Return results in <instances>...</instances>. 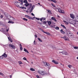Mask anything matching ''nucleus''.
Listing matches in <instances>:
<instances>
[{"instance_id": "nucleus-56", "label": "nucleus", "mask_w": 78, "mask_h": 78, "mask_svg": "<svg viewBox=\"0 0 78 78\" xmlns=\"http://www.w3.org/2000/svg\"><path fill=\"white\" fill-rule=\"evenodd\" d=\"M28 2H31V0H28Z\"/></svg>"}, {"instance_id": "nucleus-10", "label": "nucleus", "mask_w": 78, "mask_h": 78, "mask_svg": "<svg viewBox=\"0 0 78 78\" xmlns=\"http://www.w3.org/2000/svg\"><path fill=\"white\" fill-rule=\"evenodd\" d=\"M63 39H64L65 41H69V38L68 37H67L66 36H64L63 37Z\"/></svg>"}, {"instance_id": "nucleus-36", "label": "nucleus", "mask_w": 78, "mask_h": 78, "mask_svg": "<svg viewBox=\"0 0 78 78\" xmlns=\"http://www.w3.org/2000/svg\"><path fill=\"white\" fill-rule=\"evenodd\" d=\"M18 63L19 64H23L22 62H21V61H19V62H18Z\"/></svg>"}, {"instance_id": "nucleus-59", "label": "nucleus", "mask_w": 78, "mask_h": 78, "mask_svg": "<svg viewBox=\"0 0 78 78\" xmlns=\"http://www.w3.org/2000/svg\"><path fill=\"white\" fill-rule=\"evenodd\" d=\"M6 30L7 32H8V31H9V28H8V29Z\"/></svg>"}, {"instance_id": "nucleus-41", "label": "nucleus", "mask_w": 78, "mask_h": 78, "mask_svg": "<svg viewBox=\"0 0 78 78\" xmlns=\"http://www.w3.org/2000/svg\"><path fill=\"white\" fill-rule=\"evenodd\" d=\"M0 75H2V76H3V75H4L2 73L0 72Z\"/></svg>"}, {"instance_id": "nucleus-14", "label": "nucleus", "mask_w": 78, "mask_h": 78, "mask_svg": "<svg viewBox=\"0 0 78 78\" xmlns=\"http://www.w3.org/2000/svg\"><path fill=\"white\" fill-rule=\"evenodd\" d=\"M2 56H3L5 58H6V57L8 56V55H7L6 54V53H4L2 55Z\"/></svg>"}, {"instance_id": "nucleus-33", "label": "nucleus", "mask_w": 78, "mask_h": 78, "mask_svg": "<svg viewBox=\"0 0 78 78\" xmlns=\"http://www.w3.org/2000/svg\"><path fill=\"white\" fill-rule=\"evenodd\" d=\"M23 20H24L25 21H28V20L26 18H23Z\"/></svg>"}, {"instance_id": "nucleus-28", "label": "nucleus", "mask_w": 78, "mask_h": 78, "mask_svg": "<svg viewBox=\"0 0 78 78\" xmlns=\"http://www.w3.org/2000/svg\"><path fill=\"white\" fill-rule=\"evenodd\" d=\"M61 26L63 28H64L65 29H66V27L64 26V25H63L62 24H61Z\"/></svg>"}, {"instance_id": "nucleus-27", "label": "nucleus", "mask_w": 78, "mask_h": 78, "mask_svg": "<svg viewBox=\"0 0 78 78\" xmlns=\"http://www.w3.org/2000/svg\"><path fill=\"white\" fill-rule=\"evenodd\" d=\"M44 33L45 34H47L48 35H49V36H50V34L48 32H44Z\"/></svg>"}, {"instance_id": "nucleus-30", "label": "nucleus", "mask_w": 78, "mask_h": 78, "mask_svg": "<svg viewBox=\"0 0 78 78\" xmlns=\"http://www.w3.org/2000/svg\"><path fill=\"white\" fill-rule=\"evenodd\" d=\"M65 12H64V11L63 10H61V12H60V13H62V14H64L65 13Z\"/></svg>"}, {"instance_id": "nucleus-34", "label": "nucleus", "mask_w": 78, "mask_h": 78, "mask_svg": "<svg viewBox=\"0 0 78 78\" xmlns=\"http://www.w3.org/2000/svg\"><path fill=\"white\" fill-rule=\"evenodd\" d=\"M23 3H28V1L27 0H25L23 1Z\"/></svg>"}, {"instance_id": "nucleus-37", "label": "nucleus", "mask_w": 78, "mask_h": 78, "mask_svg": "<svg viewBox=\"0 0 78 78\" xmlns=\"http://www.w3.org/2000/svg\"><path fill=\"white\" fill-rule=\"evenodd\" d=\"M55 28L56 30H59V28L58 27H56Z\"/></svg>"}, {"instance_id": "nucleus-63", "label": "nucleus", "mask_w": 78, "mask_h": 78, "mask_svg": "<svg viewBox=\"0 0 78 78\" xmlns=\"http://www.w3.org/2000/svg\"><path fill=\"white\" fill-rule=\"evenodd\" d=\"M38 5H40V3H38Z\"/></svg>"}, {"instance_id": "nucleus-58", "label": "nucleus", "mask_w": 78, "mask_h": 78, "mask_svg": "<svg viewBox=\"0 0 78 78\" xmlns=\"http://www.w3.org/2000/svg\"><path fill=\"white\" fill-rule=\"evenodd\" d=\"M42 20H43L42 18H41L40 19V21H42Z\"/></svg>"}, {"instance_id": "nucleus-57", "label": "nucleus", "mask_w": 78, "mask_h": 78, "mask_svg": "<svg viewBox=\"0 0 78 78\" xmlns=\"http://www.w3.org/2000/svg\"><path fill=\"white\" fill-rule=\"evenodd\" d=\"M3 16L2 15H1V18H3Z\"/></svg>"}, {"instance_id": "nucleus-1", "label": "nucleus", "mask_w": 78, "mask_h": 78, "mask_svg": "<svg viewBox=\"0 0 78 78\" xmlns=\"http://www.w3.org/2000/svg\"><path fill=\"white\" fill-rule=\"evenodd\" d=\"M78 23V20L77 16L75 17V19L71 23V24L75 25H76V23Z\"/></svg>"}, {"instance_id": "nucleus-48", "label": "nucleus", "mask_w": 78, "mask_h": 78, "mask_svg": "<svg viewBox=\"0 0 78 78\" xmlns=\"http://www.w3.org/2000/svg\"><path fill=\"white\" fill-rule=\"evenodd\" d=\"M43 23H44V24H46L47 23V22L46 21H44L43 22Z\"/></svg>"}, {"instance_id": "nucleus-18", "label": "nucleus", "mask_w": 78, "mask_h": 78, "mask_svg": "<svg viewBox=\"0 0 78 78\" xmlns=\"http://www.w3.org/2000/svg\"><path fill=\"white\" fill-rule=\"evenodd\" d=\"M57 9L58 10V12H60V13L61 12V9L60 8H58Z\"/></svg>"}, {"instance_id": "nucleus-46", "label": "nucleus", "mask_w": 78, "mask_h": 78, "mask_svg": "<svg viewBox=\"0 0 78 78\" xmlns=\"http://www.w3.org/2000/svg\"><path fill=\"white\" fill-rule=\"evenodd\" d=\"M41 31H42V32H43V33H45V31H44V30H43L42 29H41Z\"/></svg>"}, {"instance_id": "nucleus-45", "label": "nucleus", "mask_w": 78, "mask_h": 78, "mask_svg": "<svg viewBox=\"0 0 78 78\" xmlns=\"http://www.w3.org/2000/svg\"><path fill=\"white\" fill-rule=\"evenodd\" d=\"M36 19H37V20H40V19L39 18H36Z\"/></svg>"}, {"instance_id": "nucleus-43", "label": "nucleus", "mask_w": 78, "mask_h": 78, "mask_svg": "<svg viewBox=\"0 0 78 78\" xmlns=\"http://www.w3.org/2000/svg\"><path fill=\"white\" fill-rule=\"evenodd\" d=\"M19 2H21V3H23V0H18Z\"/></svg>"}, {"instance_id": "nucleus-53", "label": "nucleus", "mask_w": 78, "mask_h": 78, "mask_svg": "<svg viewBox=\"0 0 78 78\" xmlns=\"http://www.w3.org/2000/svg\"><path fill=\"white\" fill-rule=\"evenodd\" d=\"M32 16H34V14L33 13H31Z\"/></svg>"}, {"instance_id": "nucleus-51", "label": "nucleus", "mask_w": 78, "mask_h": 78, "mask_svg": "<svg viewBox=\"0 0 78 78\" xmlns=\"http://www.w3.org/2000/svg\"><path fill=\"white\" fill-rule=\"evenodd\" d=\"M36 77H37V78H40V77H39V76L38 75L36 76Z\"/></svg>"}, {"instance_id": "nucleus-17", "label": "nucleus", "mask_w": 78, "mask_h": 78, "mask_svg": "<svg viewBox=\"0 0 78 78\" xmlns=\"http://www.w3.org/2000/svg\"><path fill=\"white\" fill-rule=\"evenodd\" d=\"M48 1H50L51 2H54V3H57V2L55 0H48Z\"/></svg>"}, {"instance_id": "nucleus-50", "label": "nucleus", "mask_w": 78, "mask_h": 78, "mask_svg": "<svg viewBox=\"0 0 78 78\" xmlns=\"http://www.w3.org/2000/svg\"><path fill=\"white\" fill-rule=\"evenodd\" d=\"M74 49H77V47L76 46L74 47Z\"/></svg>"}, {"instance_id": "nucleus-24", "label": "nucleus", "mask_w": 78, "mask_h": 78, "mask_svg": "<svg viewBox=\"0 0 78 78\" xmlns=\"http://www.w3.org/2000/svg\"><path fill=\"white\" fill-rule=\"evenodd\" d=\"M8 23H14V22L12 21H9L8 22Z\"/></svg>"}, {"instance_id": "nucleus-7", "label": "nucleus", "mask_w": 78, "mask_h": 78, "mask_svg": "<svg viewBox=\"0 0 78 78\" xmlns=\"http://www.w3.org/2000/svg\"><path fill=\"white\" fill-rule=\"evenodd\" d=\"M8 19H9L10 20H12V21L15 20V18L12 17V16H10V17H9V18Z\"/></svg>"}, {"instance_id": "nucleus-62", "label": "nucleus", "mask_w": 78, "mask_h": 78, "mask_svg": "<svg viewBox=\"0 0 78 78\" xmlns=\"http://www.w3.org/2000/svg\"><path fill=\"white\" fill-rule=\"evenodd\" d=\"M77 34L78 35V32H77Z\"/></svg>"}, {"instance_id": "nucleus-13", "label": "nucleus", "mask_w": 78, "mask_h": 78, "mask_svg": "<svg viewBox=\"0 0 78 78\" xmlns=\"http://www.w3.org/2000/svg\"><path fill=\"white\" fill-rule=\"evenodd\" d=\"M70 16L71 18H72V19H75V15L72 14H70Z\"/></svg>"}, {"instance_id": "nucleus-64", "label": "nucleus", "mask_w": 78, "mask_h": 78, "mask_svg": "<svg viewBox=\"0 0 78 78\" xmlns=\"http://www.w3.org/2000/svg\"><path fill=\"white\" fill-rule=\"evenodd\" d=\"M77 49H78V47H77Z\"/></svg>"}, {"instance_id": "nucleus-12", "label": "nucleus", "mask_w": 78, "mask_h": 78, "mask_svg": "<svg viewBox=\"0 0 78 78\" xmlns=\"http://www.w3.org/2000/svg\"><path fill=\"white\" fill-rule=\"evenodd\" d=\"M52 62H54V64H59V63L58 62L56 61H55V60H52Z\"/></svg>"}, {"instance_id": "nucleus-55", "label": "nucleus", "mask_w": 78, "mask_h": 78, "mask_svg": "<svg viewBox=\"0 0 78 78\" xmlns=\"http://www.w3.org/2000/svg\"><path fill=\"white\" fill-rule=\"evenodd\" d=\"M20 47H22V45L21 44H20Z\"/></svg>"}, {"instance_id": "nucleus-26", "label": "nucleus", "mask_w": 78, "mask_h": 78, "mask_svg": "<svg viewBox=\"0 0 78 78\" xmlns=\"http://www.w3.org/2000/svg\"><path fill=\"white\" fill-rule=\"evenodd\" d=\"M47 11L48 12V13H49V14H51V10L48 9L47 10Z\"/></svg>"}, {"instance_id": "nucleus-15", "label": "nucleus", "mask_w": 78, "mask_h": 78, "mask_svg": "<svg viewBox=\"0 0 78 78\" xmlns=\"http://www.w3.org/2000/svg\"><path fill=\"white\" fill-rule=\"evenodd\" d=\"M29 5L30 7H29V8H28V9L29 10L31 9V6H32V4L31 3H30L29 4Z\"/></svg>"}, {"instance_id": "nucleus-22", "label": "nucleus", "mask_w": 78, "mask_h": 78, "mask_svg": "<svg viewBox=\"0 0 78 78\" xmlns=\"http://www.w3.org/2000/svg\"><path fill=\"white\" fill-rule=\"evenodd\" d=\"M50 27H51L52 28H55V25H49Z\"/></svg>"}, {"instance_id": "nucleus-25", "label": "nucleus", "mask_w": 78, "mask_h": 78, "mask_svg": "<svg viewBox=\"0 0 78 78\" xmlns=\"http://www.w3.org/2000/svg\"><path fill=\"white\" fill-rule=\"evenodd\" d=\"M24 51H25V52H27V53H29V52H28V50L25 48H24Z\"/></svg>"}, {"instance_id": "nucleus-3", "label": "nucleus", "mask_w": 78, "mask_h": 78, "mask_svg": "<svg viewBox=\"0 0 78 78\" xmlns=\"http://www.w3.org/2000/svg\"><path fill=\"white\" fill-rule=\"evenodd\" d=\"M37 72L40 75H45L46 74L45 72L41 70L38 71Z\"/></svg>"}, {"instance_id": "nucleus-11", "label": "nucleus", "mask_w": 78, "mask_h": 78, "mask_svg": "<svg viewBox=\"0 0 78 78\" xmlns=\"http://www.w3.org/2000/svg\"><path fill=\"white\" fill-rule=\"evenodd\" d=\"M9 47H11L13 49H15V48H16V47H15V46H14L12 44H9Z\"/></svg>"}, {"instance_id": "nucleus-6", "label": "nucleus", "mask_w": 78, "mask_h": 78, "mask_svg": "<svg viewBox=\"0 0 78 78\" xmlns=\"http://www.w3.org/2000/svg\"><path fill=\"white\" fill-rule=\"evenodd\" d=\"M15 5L17 7H19V5H20V2H16L15 3Z\"/></svg>"}, {"instance_id": "nucleus-60", "label": "nucleus", "mask_w": 78, "mask_h": 78, "mask_svg": "<svg viewBox=\"0 0 78 78\" xmlns=\"http://www.w3.org/2000/svg\"><path fill=\"white\" fill-rule=\"evenodd\" d=\"M0 59H3V57L0 56Z\"/></svg>"}, {"instance_id": "nucleus-61", "label": "nucleus", "mask_w": 78, "mask_h": 78, "mask_svg": "<svg viewBox=\"0 0 78 78\" xmlns=\"http://www.w3.org/2000/svg\"><path fill=\"white\" fill-rule=\"evenodd\" d=\"M12 77V75H10V78H11Z\"/></svg>"}, {"instance_id": "nucleus-5", "label": "nucleus", "mask_w": 78, "mask_h": 78, "mask_svg": "<svg viewBox=\"0 0 78 78\" xmlns=\"http://www.w3.org/2000/svg\"><path fill=\"white\" fill-rule=\"evenodd\" d=\"M59 53H62V54H64L65 55H69V53H67V52L65 51L59 52Z\"/></svg>"}, {"instance_id": "nucleus-39", "label": "nucleus", "mask_w": 78, "mask_h": 78, "mask_svg": "<svg viewBox=\"0 0 78 78\" xmlns=\"http://www.w3.org/2000/svg\"><path fill=\"white\" fill-rule=\"evenodd\" d=\"M38 40H39V41H40V42H42V41L41 39L40 38H38Z\"/></svg>"}, {"instance_id": "nucleus-23", "label": "nucleus", "mask_w": 78, "mask_h": 78, "mask_svg": "<svg viewBox=\"0 0 78 78\" xmlns=\"http://www.w3.org/2000/svg\"><path fill=\"white\" fill-rule=\"evenodd\" d=\"M51 19L52 20H54V21H55V22H57V20H56V19L55 18V17H52L51 18Z\"/></svg>"}, {"instance_id": "nucleus-4", "label": "nucleus", "mask_w": 78, "mask_h": 78, "mask_svg": "<svg viewBox=\"0 0 78 78\" xmlns=\"http://www.w3.org/2000/svg\"><path fill=\"white\" fill-rule=\"evenodd\" d=\"M22 6H23V2L20 3V4L18 5V7H19L21 9H26V7H22Z\"/></svg>"}, {"instance_id": "nucleus-31", "label": "nucleus", "mask_w": 78, "mask_h": 78, "mask_svg": "<svg viewBox=\"0 0 78 78\" xmlns=\"http://www.w3.org/2000/svg\"><path fill=\"white\" fill-rule=\"evenodd\" d=\"M23 59L24 60H25V61H27L28 62H29L28 61H27V58H26L24 57L23 58Z\"/></svg>"}, {"instance_id": "nucleus-47", "label": "nucleus", "mask_w": 78, "mask_h": 78, "mask_svg": "<svg viewBox=\"0 0 78 78\" xmlns=\"http://www.w3.org/2000/svg\"><path fill=\"white\" fill-rule=\"evenodd\" d=\"M68 66L69 68H70L71 67H72V66H71L70 65H68Z\"/></svg>"}, {"instance_id": "nucleus-35", "label": "nucleus", "mask_w": 78, "mask_h": 78, "mask_svg": "<svg viewBox=\"0 0 78 78\" xmlns=\"http://www.w3.org/2000/svg\"><path fill=\"white\" fill-rule=\"evenodd\" d=\"M30 70L31 71H35V69H34L33 68H31L30 69Z\"/></svg>"}, {"instance_id": "nucleus-19", "label": "nucleus", "mask_w": 78, "mask_h": 78, "mask_svg": "<svg viewBox=\"0 0 78 78\" xmlns=\"http://www.w3.org/2000/svg\"><path fill=\"white\" fill-rule=\"evenodd\" d=\"M24 6H25L27 7V6H29V3H26L24 5Z\"/></svg>"}, {"instance_id": "nucleus-9", "label": "nucleus", "mask_w": 78, "mask_h": 78, "mask_svg": "<svg viewBox=\"0 0 78 78\" xmlns=\"http://www.w3.org/2000/svg\"><path fill=\"white\" fill-rule=\"evenodd\" d=\"M34 8H35V5H33L32 6L31 9H30V12H32V11H33V9H34Z\"/></svg>"}, {"instance_id": "nucleus-16", "label": "nucleus", "mask_w": 78, "mask_h": 78, "mask_svg": "<svg viewBox=\"0 0 78 78\" xmlns=\"http://www.w3.org/2000/svg\"><path fill=\"white\" fill-rule=\"evenodd\" d=\"M44 64L45 66H47L48 67H50V64H49L48 63H47L45 62H44Z\"/></svg>"}, {"instance_id": "nucleus-44", "label": "nucleus", "mask_w": 78, "mask_h": 78, "mask_svg": "<svg viewBox=\"0 0 78 78\" xmlns=\"http://www.w3.org/2000/svg\"><path fill=\"white\" fill-rule=\"evenodd\" d=\"M42 20H45L46 18H45L42 17Z\"/></svg>"}, {"instance_id": "nucleus-40", "label": "nucleus", "mask_w": 78, "mask_h": 78, "mask_svg": "<svg viewBox=\"0 0 78 78\" xmlns=\"http://www.w3.org/2000/svg\"><path fill=\"white\" fill-rule=\"evenodd\" d=\"M27 18H28V19H32L33 20V19H31V17H30V16H28L27 17Z\"/></svg>"}, {"instance_id": "nucleus-49", "label": "nucleus", "mask_w": 78, "mask_h": 78, "mask_svg": "<svg viewBox=\"0 0 78 78\" xmlns=\"http://www.w3.org/2000/svg\"><path fill=\"white\" fill-rule=\"evenodd\" d=\"M23 49V48H22V47H20V50H22Z\"/></svg>"}, {"instance_id": "nucleus-42", "label": "nucleus", "mask_w": 78, "mask_h": 78, "mask_svg": "<svg viewBox=\"0 0 78 78\" xmlns=\"http://www.w3.org/2000/svg\"><path fill=\"white\" fill-rule=\"evenodd\" d=\"M34 45H36V41H34Z\"/></svg>"}, {"instance_id": "nucleus-29", "label": "nucleus", "mask_w": 78, "mask_h": 78, "mask_svg": "<svg viewBox=\"0 0 78 78\" xmlns=\"http://www.w3.org/2000/svg\"><path fill=\"white\" fill-rule=\"evenodd\" d=\"M8 39L9 40V41H10V42H12V40L11 39V38L8 37Z\"/></svg>"}, {"instance_id": "nucleus-38", "label": "nucleus", "mask_w": 78, "mask_h": 78, "mask_svg": "<svg viewBox=\"0 0 78 78\" xmlns=\"http://www.w3.org/2000/svg\"><path fill=\"white\" fill-rule=\"evenodd\" d=\"M51 5H52V6H53L54 7H56V6H55V4H54L51 3Z\"/></svg>"}, {"instance_id": "nucleus-54", "label": "nucleus", "mask_w": 78, "mask_h": 78, "mask_svg": "<svg viewBox=\"0 0 78 78\" xmlns=\"http://www.w3.org/2000/svg\"><path fill=\"white\" fill-rule=\"evenodd\" d=\"M28 16L27 15H26L25 16V17H28Z\"/></svg>"}, {"instance_id": "nucleus-52", "label": "nucleus", "mask_w": 78, "mask_h": 78, "mask_svg": "<svg viewBox=\"0 0 78 78\" xmlns=\"http://www.w3.org/2000/svg\"><path fill=\"white\" fill-rule=\"evenodd\" d=\"M35 38H37V35L35 34Z\"/></svg>"}, {"instance_id": "nucleus-20", "label": "nucleus", "mask_w": 78, "mask_h": 78, "mask_svg": "<svg viewBox=\"0 0 78 78\" xmlns=\"http://www.w3.org/2000/svg\"><path fill=\"white\" fill-rule=\"evenodd\" d=\"M47 22H48L49 26H50V25L51 24V21H47Z\"/></svg>"}, {"instance_id": "nucleus-2", "label": "nucleus", "mask_w": 78, "mask_h": 78, "mask_svg": "<svg viewBox=\"0 0 78 78\" xmlns=\"http://www.w3.org/2000/svg\"><path fill=\"white\" fill-rule=\"evenodd\" d=\"M68 36H70L72 38H74V36L73 35V34L70 31H68L67 32Z\"/></svg>"}, {"instance_id": "nucleus-32", "label": "nucleus", "mask_w": 78, "mask_h": 78, "mask_svg": "<svg viewBox=\"0 0 78 78\" xmlns=\"http://www.w3.org/2000/svg\"><path fill=\"white\" fill-rule=\"evenodd\" d=\"M63 22H64V23H65L66 25H68V24H69V23H68V22H66L65 21H63Z\"/></svg>"}, {"instance_id": "nucleus-8", "label": "nucleus", "mask_w": 78, "mask_h": 78, "mask_svg": "<svg viewBox=\"0 0 78 78\" xmlns=\"http://www.w3.org/2000/svg\"><path fill=\"white\" fill-rule=\"evenodd\" d=\"M5 15L8 19L9 18V17H10V15L8 14V13H5Z\"/></svg>"}, {"instance_id": "nucleus-21", "label": "nucleus", "mask_w": 78, "mask_h": 78, "mask_svg": "<svg viewBox=\"0 0 78 78\" xmlns=\"http://www.w3.org/2000/svg\"><path fill=\"white\" fill-rule=\"evenodd\" d=\"M60 32L62 33V34H65V32L63 31V30L62 29L60 30Z\"/></svg>"}]
</instances>
